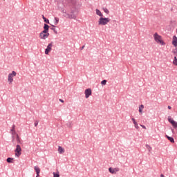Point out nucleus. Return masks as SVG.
Masks as SVG:
<instances>
[{
  "mask_svg": "<svg viewBox=\"0 0 177 177\" xmlns=\"http://www.w3.org/2000/svg\"><path fill=\"white\" fill-rule=\"evenodd\" d=\"M153 39L158 45H161L162 46L165 45L164 40H162V37L157 32L153 35Z\"/></svg>",
  "mask_w": 177,
  "mask_h": 177,
  "instance_id": "obj_1",
  "label": "nucleus"
},
{
  "mask_svg": "<svg viewBox=\"0 0 177 177\" xmlns=\"http://www.w3.org/2000/svg\"><path fill=\"white\" fill-rule=\"evenodd\" d=\"M110 21V18L101 17L98 19V26H107Z\"/></svg>",
  "mask_w": 177,
  "mask_h": 177,
  "instance_id": "obj_2",
  "label": "nucleus"
},
{
  "mask_svg": "<svg viewBox=\"0 0 177 177\" xmlns=\"http://www.w3.org/2000/svg\"><path fill=\"white\" fill-rule=\"evenodd\" d=\"M16 75H17V73H16V71H15L8 74V82L10 85H12V84H13V78H15Z\"/></svg>",
  "mask_w": 177,
  "mask_h": 177,
  "instance_id": "obj_3",
  "label": "nucleus"
},
{
  "mask_svg": "<svg viewBox=\"0 0 177 177\" xmlns=\"http://www.w3.org/2000/svg\"><path fill=\"white\" fill-rule=\"evenodd\" d=\"M11 135H12V142H15V135H16L17 142H18V143H20V137H19V134L16 133V130H15V125L12 126V128L11 129Z\"/></svg>",
  "mask_w": 177,
  "mask_h": 177,
  "instance_id": "obj_4",
  "label": "nucleus"
},
{
  "mask_svg": "<svg viewBox=\"0 0 177 177\" xmlns=\"http://www.w3.org/2000/svg\"><path fill=\"white\" fill-rule=\"evenodd\" d=\"M40 39H46L49 37V32L41 31L39 35Z\"/></svg>",
  "mask_w": 177,
  "mask_h": 177,
  "instance_id": "obj_5",
  "label": "nucleus"
},
{
  "mask_svg": "<svg viewBox=\"0 0 177 177\" xmlns=\"http://www.w3.org/2000/svg\"><path fill=\"white\" fill-rule=\"evenodd\" d=\"M15 152V157H20V156H21V147H20V145H17L16 146Z\"/></svg>",
  "mask_w": 177,
  "mask_h": 177,
  "instance_id": "obj_6",
  "label": "nucleus"
},
{
  "mask_svg": "<svg viewBox=\"0 0 177 177\" xmlns=\"http://www.w3.org/2000/svg\"><path fill=\"white\" fill-rule=\"evenodd\" d=\"M84 95H85L86 99H88V97H89V96L92 95V90L91 88L86 89L84 91Z\"/></svg>",
  "mask_w": 177,
  "mask_h": 177,
  "instance_id": "obj_7",
  "label": "nucleus"
},
{
  "mask_svg": "<svg viewBox=\"0 0 177 177\" xmlns=\"http://www.w3.org/2000/svg\"><path fill=\"white\" fill-rule=\"evenodd\" d=\"M168 121H169V122H170V124H171V125H172V127H174V128H177V122H176L171 118H168Z\"/></svg>",
  "mask_w": 177,
  "mask_h": 177,
  "instance_id": "obj_8",
  "label": "nucleus"
},
{
  "mask_svg": "<svg viewBox=\"0 0 177 177\" xmlns=\"http://www.w3.org/2000/svg\"><path fill=\"white\" fill-rule=\"evenodd\" d=\"M119 171H120L119 168H114V169H113L112 167L109 168V171L110 172V174H117V172H118Z\"/></svg>",
  "mask_w": 177,
  "mask_h": 177,
  "instance_id": "obj_9",
  "label": "nucleus"
},
{
  "mask_svg": "<svg viewBox=\"0 0 177 177\" xmlns=\"http://www.w3.org/2000/svg\"><path fill=\"white\" fill-rule=\"evenodd\" d=\"M52 50V43L49 44L47 46V49L45 50V54L49 55V52Z\"/></svg>",
  "mask_w": 177,
  "mask_h": 177,
  "instance_id": "obj_10",
  "label": "nucleus"
},
{
  "mask_svg": "<svg viewBox=\"0 0 177 177\" xmlns=\"http://www.w3.org/2000/svg\"><path fill=\"white\" fill-rule=\"evenodd\" d=\"M172 45L174 46L175 48H176V46H177V37L176 36L173 37Z\"/></svg>",
  "mask_w": 177,
  "mask_h": 177,
  "instance_id": "obj_11",
  "label": "nucleus"
},
{
  "mask_svg": "<svg viewBox=\"0 0 177 177\" xmlns=\"http://www.w3.org/2000/svg\"><path fill=\"white\" fill-rule=\"evenodd\" d=\"M35 171L37 174V176L36 177H38L39 176V174L41 172V169H39V167H38V166H35Z\"/></svg>",
  "mask_w": 177,
  "mask_h": 177,
  "instance_id": "obj_12",
  "label": "nucleus"
},
{
  "mask_svg": "<svg viewBox=\"0 0 177 177\" xmlns=\"http://www.w3.org/2000/svg\"><path fill=\"white\" fill-rule=\"evenodd\" d=\"M131 121H133L135 128H136V129H139V126L138 125V122H136V120H135V118H131Z\"/></svg>",
  "mask_w": 177,
  "mask_h": 177,
  "instance_id": "obj_13",
  "label": "nucleus"
},
{
  "mask_svg": "<svg viewBox=\"0 0 177 177\" xmlns=\"http://www.w3.org/2000/svg\"><path fill=\"white\" fill-rule=\"evenodd\" d=\"M95 13L97 16H100V17H103V13L99 9L95 10Z\"/></svg>",
  "mask_w": 177,
  "mask_h": 177,
  "instance_id": "obj_14",
  "label": "nucleus"
},
{
  "mask_svg": "<svg viewBox=\"0 0 177 177\" xmlns=\"http://www.w3.org/2000/svg\"><path fill=\"white\" fill-rule=\"evenodd\" d=\"M64 148L63 147H62L61 146H59L58 147V153H59V154H63L64 153Z\"/></svg>",
  "mask_w": 177,
  "mask_h": 177,
  "instance_id": "obj_15",
  "label": "nucleus"
},
{
  "mask_svg": "<svg viewBox=\"0 0 177 177\" xmlns=\"http://www.w3.org/2000/svg\"><path fill=\"white\" fill-rule=\"evenodd\" d=\"M43 31H46L47 32H49V25L45 24L44 26V30Z\"/></svg>",
  "mask_w": 177,
  "mask_h": 177,
  "instance_id": "obj_16",
  "label": "nucleus"
},
{
  "mask_svg": "<svg viewBox=\"0 0 177 177\" xmlns=\"http://www.w3.org/2000/svg\"><path fill=\"white\" fill-rule=\"evenodd\" d=\"M166 138L171 142V143H175V140H174V138L169 137V136L166 135Z\"/></svg>",
  "mask_w": 177,
  "mask_h": 177,
  "instance_id": "obj_17",
  "label": "nucleus"
},
{
  "mask_svg": "<svg viewBox=\"0 0 177 177\" xmlns=\"http://www.w3.org/2000/svg\"><path fill=\"white\" fill-rule=\"evenodd\" d=\"M53 177H60V173L59 172V171H57V172H53Z\"/></svg>",
  "mask_w": 177,
  "mask_h": 177,
  "instance_id": "obj_18",
  "label": "nucleus"
},
{
  "mask_svg": "<svg viewBox=\"0 0 177 177\" xmlns=\"http://www.w3.org/2000/svg\"><path fill=\"white\" fill-rule=\"evenodd\" d=\"M54 20H55V22H54L55 26H57V24H59V18L55 17Z\"/></svg>",
  "mask_w": 177,
  "mask_h": 177,
  "instance_id": "obj_19",
  "label": "nucleus"
},
{
  "mask_svg": "<svg viewBox=\"0 0 177 177\" xmlns=\"http://www.w3.org/2000/svg\"><path fill=\"white\" fill-rule=\"evenodd\" d=\"M143 109H145V106L144 105H140V106H139V113H142V111H143Z\"/></svg>",
  "mask_w": 177,
  "mask_h": 177,
  "instance_id": "obj_20",
  "label": "nucleus"
},
{
  "mask_svg": "<svg viewBox=\"0 0 177 177\" xmlns=\"http://www.w3.org/2000/svg\"><path fill=\"white\" fill-rule=\"evenodd\" d=\"M43 20L45 21V23H47V24H49V19H46L45 16L42 15Z\"/></svg>",
  "mask_w": 177,
  "mask_h": 177,
  "instance_id": "obj_21",
  "label": "nucleus"
},
{
  "mask_svg": "<svg viewBox=\"0 0 177 177\" xmlns=\"http://www.w3.org/2000/svg\"><path fill=\"white\" fill-rule=\"evenodd\" d=\"M103 10H104V13H106V15H109V13H110V11L106 8H104Z\"/></svg>",
  "mask_w": 177,
  "mask_h": 177,
  "instance_id": "obj_22",
  "label": "nucleus"
},
{
  "mask_svg": "<svg viewBox=\"0 0 177 177\" xmlns=\"http://www.w3.org/2000/svg\"><path fill=\"white\" fill-rule=\"evenodd\" d=\"M173 64H174V66H177V58L176 57H174V61H173Z\"/></svg>",
  "mask_w": 177,
  "mask_h": 177,
  "instance_id": "obj_23",
  "label": "nucleus"
},
{
  "mask_svg": "<svg viewBox=\"0 0 177 177\" xmlns=\"http://www.w3.org/2000/svg\"><path fill=\"white\" fill-rule=\"evenodd\" d=\"M146 148L147 149L148 151H151L152 150V148L149 145H146Z\"/></svg>",
  "mask_w": 177,
  "mask_h": 177,
  "instance_id": "obj_24",
  "label": "nucleus"
},
{
  "mask_svg": "<svg viewBox=\"0 0 177 177\" xmlns=\"http://www.w3.org/2000/svg\"><path fill=\"white\" fill-rule=\"evenodd\" d=\"M13 158H7V162H13Z\"/></svg>",
  "mask_w": 177,
  "mask_h": 177,
  "instance_id": "obj_25",
  "label": "nucleus"
},
{
  "mask_svg": "<svg viewBox=\"0 0 177 177\" xmlns=\"http://www.w3.org/2000/svg\"><path fill=\"white\" fill-rule=\"evenodd\" d=\"M107 84V80H104L101 82L102 85H106Z\"/></svg>",
  "mask_w": 177,
  "mask_h": 177,
  "instance_id": "obj_26",
  "label": "nucleus"
},
{
  "mask_svg": "<svg viewBox=\"0 0 177 177\" xmlns=\"http://www.w3.org/2000/svg\"><path fill=\"white\" fill-rule=\"evenodd\" d=\"M38 126V121H35V127H37Z\"/></svg>",
  "mask_w": 177,
  "mask_h": 177,
  "instance_id": "obj_27",
  "label": "nucleus"
},
{
  "mask_svg": "<svg viewBox=\"0 0 177 177\" xmlns=\"http://www.w3.org/2000/svg\"><path fill=\"white\" fill-rule=\"evenodd\" d=\"M140 127H142V128H143V129H146V126L140 124Z\"/></svg>",
  "mask_w": 177,
  "mask_h": 177,
  "instance_id": "obj_28",
  "label": "nucleus"
},
{
  "mask_svg": "<svg viewBox=\"0 0 177 177\" xmlns=\"http://www.w3.org/2000/svg\"><path fill=\"white\" fill-rule=\"evenodd\" d=\"M59 101L62 102V103H64V100L60 99Z\"/></svg>",
  "mask_w": 177,
  "mask_h": 177,
  "instance_id": "obj_29",
  "label": "nucleus"
},
{
  "mask_svg": "<svg viewBox=\"0 0 177 177\" xmlns=\"http://www.w3.org/2000/svg\"><path fill=\"white\" fill-rule=\"evenodd\" d=\"M168 109H169V110H171V106H168Z\"/></svg>",
  "mask_w": 177,
  "mask_h": 177,
  "instance_id": "obj_30",
  "label": "nucleus"
},
{
  "mask_svg": "<svg viewBox=\"0 0 177 177\" xmlns=\"http://www.w3.org/2000/svg\"><path fill=\"white\" fill-rule=\"evenodd\" d=\"M84 48H85V46H82V49H84Z\"/></svg>",
  "mask_w": 177,
  "mask_h": 177,
  "instance_id": "obj_31",
  "label": "nucleus"
}]
</instances>
